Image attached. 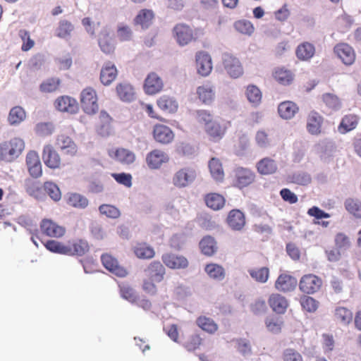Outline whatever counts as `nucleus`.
<instances>
[{"label": "nucleus", "mask_w": 361, "mask_h": 361, "mask_svg": "<svg viewBox=\"0 0 361 361\" xmlns=\"http://www.w3.org/2000/svg\"><path fill=\"white\" fill-rule=\"evenodd\" d=\"M24 148V141L20 138L14 137L6 145L5 150L11 159H15L21 154Z\"/></svg>", "instance_id": "f704fd0d"}, {"label": "nucleus", "mask_w": 361, "mask_h": 361, "mask_svg": "<svg viewBox=\"0 0 361 361\" xmlns=\"http://www.w3.org/2000/svg\"><path fill=\"white\" fill-rule=\"evenodd\" d=\"M55 108L62 112L76 114L79 107L77 101L69 96L59 97L54 102Z\"/></svg>", "instance_id": "aec40b11"}, {"label": "nucleus", "mask_w": 361, "mask_h": 361, "mask_svg": "<svg viewBox=\"0 0 361 361\" xmlns=\"http://www.w3.org/2000/svg\"><path fill=\"white\" fill-rule=\"evenodd\" d=\"M197 325L208 334H213L218 330L217 324L210 317L200 316L196 320Z\"/></svg>", "instance_id": "37998d69"}, {"label": "nucleus", "mask_w": 361, "mask_h": 361, "mask_svg": "<svg viewBox=\"0 0 361 361\" xmlns=\"http://www.w3.org/2000/svg\"><path fill=\"white\" fill-rule=\"evenodd\" d=\"M255 178L256 175L251 169L238 166L233 170L232 183L234 187L242 190L252 185Z\"/></svg>", "instance_id": "7ed1b4c3"}, {"label": "nucleus", "mask_w": 361, "mask_h": 361, "mask_svg": "<svg viewBox=\"0 0 361 361\" xmlns=\"http://www.w3.org/2000/svg\"><path fill=\"white\" fill-rule=\"evenodd\" d=\"M98 44L102 51L106 54L111 55L114 53L116 46L112 36L107 30L99 34Z\"/></svg>", "instance_id": "bb28decb"}, {"label": "nucleus", "mask_w": 361, "mask_h": 361, "mask_svg": "<svg viewBox=\"0 0 361 361\" xmlns=\"http://www.w3.org/2000/svg\"><path fill=\"white\" fill-rule=\"evenodd\" d=\"M315 54L314 44L305 42L300 44L295 50V55L300 61H306L311 59Z\"/></svg>", "instance_id": "2f4dec72"}, {"label": "nucleus", "mask_w": 361, "mask_h": 361, "mask_svg": "<svg viewBox=\"0 0 361 361\" xmlns=\"http://www.w3.org/2000/svg\"><path fill=\"white\" fill-rule=\"evenodd\" d=\"M154 18V12L150 9H142L134 18V24L140 25L142 29L148 28Z\"/></svg>", "instance_id": "4c0bfd02"}, {"label": "nucleus", "mask_w": 361, "mask_h": 361, "mask_svg": "<svg viewBox=\"0 0 361 361\" xmlns=\"http://www.w3.org/2000/svg\"><path fill=\"white\" fill-rule=\"evenodd\" d=\"M103 266L110 272L119 277H125L128 274L127 270L118 264L117 259L109 254H103L101 257Z\"/></svg>", "instance_id": "dca6fc26"}, {"label": "nucleus", "mask_w": 361, "mask_h": 361, "mask_svg": "<svg viewBox=\"0 0 361 361\" xmlns=\"http://www.w3.org/2000/svg\"><path fill=\"white\" fill-rule=\"evenodd\" d=\"M202 35H203L202 30H192L185 23H178L173 28V35L180 46H185L197 40Z\"/></svg>", "instance_id": "f03ea898"}, {"label": "nucleus", "mask_w": 361, "mask_h": 361, "mask_svg": "<svg viewBox=\"0 0 361 361\" xmlns=\"http://www.w3.org/2000/svg\"><path fill=\"white\" fill-rule=\"evenodd\" d=\"M323 123L322 116L315 111H312L307 116V130L312 135H319Z\"/></svg>", "instance_id": "c85d7f7f"}, {"label": "nucleus", "mask_w": 361, "mask_h": 361, "mask_svg": "<svg viewBox=\"0 0 361 361\" xmlns=\"http://www.w3.org/2000/svg\"><path fill=\"white\" fill-rule=\"evenodd\" d=\"M345 210L354 218L361 219V200L357 198L349 197L344 202Z\"/></svg>", "instance_id": "79ce46f5"}, {"label": "nucleus", "mask_w": 361, "mask_h": 361, "mask_svg": "<svg viewBox=\"0 0 361 361\" xmlns=\"http://www.w3.org/2000/svg\"><path fill=\"white\" fill-rule=\"evenodd\" d=\"M248 272L255 281L258 283H266L269 277V269L268 267H261L257 269H250Z\"/></svg>", "instance_id": "5fc2aeb1"}, {"label": "nucleus", "mask_w": 361, "mask_h": 361, "mask_svg": "<svg viewBox=\"0 0 361 361\" xmlns=\"http://www.w3.org/2000/svg\"><path fill=\"white\" fill-rule=\"evenodd\" d=\"M282 361H303L302 355L294 348H286L282 353Z\"/></svg>", "instance_id": "0e129e2a"}, {"label": "nucleus", "mask_w": 361, "mask_h": 361, "mask_svg": "<svg viewBox=\"0 0 361 361\" xmlns=\"http://www.w3.org/2000/svg\"><path fill=\"white\" fill-rule=\"evenodd\" d=\"M256 168L259 173L262 175H270L276 172L277 164L275 160L264 157L260 159L256 164Z\"/></svg>", "instance_id": "72a5a7b5"}, {"label": "nucleus", "mask_w": 361, "mask_h": 361, "mask_svg": "<svg viewBox=\"0 0 361 361\" xmlns=\"http://www.w3.org/2000/svg\"><path fill=\"white\" fill-rule=\"evenodd\" d=\"M116 92L119 98L125 102H130L134 99L135 92L132 85L128 83H120L116 86Z\"/></svg>", "instance_id": "a18cd8bd"}, {"label": "nucleus", "mask_w": 361, "mask_h": 361, "mask_svg": "<svg viewBox=\"0 0 361 361\" xmlns=\"http://www.w3.org/2000/svg\"><path fill=\"white\" fill-rule=\"evenodd\" d=\"M298 105L291 101H285L279 104L278 112L283 119H290L298 113Z\"/></svg>", "instance_id": "c9c22d12"}, {"label": "nucleus", "mask_w": 361, "mask_h": 361, "mask_svg": "<svg viewBox=\"0 0 361 361\" xmlns=\"http://www.w3.org/2000/svg\"><path fill=\"white\" fill-rule=\"evenodd\" d=\"M227 128L226 124H221L214 121L205 128V131L213 141L217 142L223 138Z\"/></svg>", "instance_id": "c756f323"}, {"label": "nucleus", "mask_w": 361, "mask_h": 361, "mask_svg": "<svg viewBox=\"0 0 361 361\" xmlns=\"http://www.w3.org/2000/svg\"><path fill=\"white\" fill-rule=\"evenodd\" d=\"M26 113L25 110L22 107L16 106L10 110L8 121L11 125H16L24 121Z\"/></svg>", "instance_id": "603ef678"}, {"label": "nucleus", "mask_w": 361, "mask_h": 361, "mask_svg": "<svg viewBox=\"0 0 361 361\" xmlns=\"http://www.w3.org/2000/svg\"><path fill=\"white\" fill-rule=\"evenodd\" d=\"M196 93L200 101L206 105H210L215 99V87L209 81L198 86Z\"/></svg>", "instance_id": "6ab92c4d"}, {"label": "nucleus", "mask_w": 361, "mask_h": 361, "mask_svg": "<svg viewBox=\"0 0 361 361\" xmlns=\"http://www.w3.org/2000/svg\"><path fill=\"white\" fill-rule=\"evenodd\" d=\"M42 234L49 238H61L66 233V228L49 219H43L39 224Z\"/></svg>", "instance_id": "0eeeda50"}, {"label": "nucleus", "mask_w": 361, "mask_h": 361, "mask_svg": "<svg viewBox=\"0 0 361 361\" xmlns=\"http://www.w3.org/2000/svg\"><path fill=\"white\" fill-rule=\"evenodd\" d=\"M169 161V155L164 151L159 149L151 151L146 157V163L151 169H158Z\"/></svg>", "instance_id": "2eb2a0df"}, {"label": "nucleus", "mask_w": 361, "mask_h": 361, "mask_svg": "<svg viewBox=\"0 0 361 361\" xmlns=\"http://www.w3.org/2000/svg\"><path fill=\"white\" fill-rule=\"evenodd\" d=\"M74 30L73 25L67 20H61L55 30V35L59 38L68 39Z\"/></svg>", "instance_id": "de8ad7c7"}, {"label": "nucleus", "mask_w": 361, "mask_h": 361, "mask_svg": "<svg viewBox=\"0 0 361 361\" xmlns=\"http://www.w3.org/2000/svg\"><path fill=\"white\" fill-rule=\"evenodd\" d=\"M25 189L26 192L35 199H42L44 194L39 182L28 179L25 180Z\"/></svg>", "instance_id": "3c124183"}, {"label": "nucleus", "mask_w": 361, "mask_h": 361, "mask_svg": "<svg viewBox=\"0 0 361 361\" xmlns=\"http://www.w3.org/2000/svg\"><path fill=\"white\" fill-rule=\"evenodd\" d=\"M42 157L45 166L51 169H61L63 165L60 154L50 144L44 146Z\"/></svg>", "instance_id": "423d86ee"}, {"label": "nucleus", "mask_w": 361, "mask_h": 361, "mask_svg": "<svg viewBox=\"0 0 361 361\" xmlns=\"http://www.w3.org/2000/svg\"><path fill=\"white\" fill-rule=\"evenodd\" d=\"M204 271L210 278L217 281L223 280L226 275L224 267L214 263L207 264Z\"/></svg>", "instance_id": "49530a36"}, {"label": "nucleus", "mask_w": 361, "mask_h": 361, "mask_svg": "<svg viewBox=\"0 0 361 361\" xmlns=\"http://www.w3.org/2000/svg\"><path fill=\"white\" fill-rule=\"evenodd\" d=\"M112 118L105 111H101L97 119L95 130L101 137H108L112 133Z\"/></svg>", "instance_id": "4be33fe9"}, {"label": "nucleus", "mask_w": 361, "mask_h": 361, "mask_svg": "<svg viewBox=\"0 0 361 361\" xmlns=\"http://www.w3.org/2000/svg\"><path fill=\"white\" fill-rule=\"evenodd\" d=\"M80 102L82 108L86 114H94L97 111V97L93 88L87 87L82 91Z\"/></svg>", "instance_id": "20e7f679"}, {"label": "nucleus", "mask_w": 361, "mask_h": 361, "mask_svg": "<svg viewBox=\"0 0 361 361\" xmlns=\"http://www.w3.org/2000/svg\"><path fill=\"white\" fill-rule=\"evenodd\" d=\"M163 263L171 269H183L188 267V259L181 255L166 253L161 256Z\"/></svg>", "instance_id": "4468645a"}, {"label": "nucleus", "mask_w": 361, "mask_h": 361, "mask_svg": "<svg viewBox=\"0 0 361 361\" xmlns=\"http://www.w3.org/2000/svg\"><path fill=\"white\" fill-rule=\"evenodd\" d=\"M335 319L344 326L349 325L353 318V312L350 310L345 307H336L334 313Z\"/></svg>", "instance_id": "58836bf2"}, {"label": "nucleus", "mask_w": 361, "mask_h": 361, "mask_svg": "<svg viewBox=\"0 0 361 361\" xmlns=\"http://www.w3.org/2000/svg\"><path fill=\"white\" fill-rule=\"evenodd\" d=\"M197 177V171L192 167L179 169L173 177V183L177 188H185L190 185Z\"/></svg>", "instance_id": "39448f33"}, {"label": "nucleus", "mask_w": 361, "mask_h": 361, "mask_svg": "<svg viewBox=\"0 0 361 361\" xmlns=\"http://www.w3.org/2000/svg\"><path fill=\"white\" fill-rule=\"evenodd\" d=\"M197 73L202 76H207L212 71V58L204 51H198L195 56Z\"/></svg>", "instance_id": "412c9836"}, {"label": "nucleus", "mask_w": 361, "mask_h": 361, "mask_svg": "<svg viewBox=\"0 0 361 361\" xmlns=\"http://www.w3.org/2000/svg\"><path fill=\"white\" fill-rule=\"evenodd\" d=\"M44 189L49 196L54 201H59L61 197V193L58 185L53 182L47 181L44 184Z\"/></svg>", "instance_id": "bf43d9fd"}, {"label": "nucleus", "mask_w": 361, "mask_h": 361, "mask_svg": "<svg viewBox=\"0 0 361 361\" xmlns=\"http://www.w3.org/2000/svg\"><path fill=\"white\" fill-rule=\"evenodd\" d=\"M299 301L302 310L310 313L315 312L319 307V302L310 296L302 295Z\"/></svg>", "instance_id": "6e6d98bb"}, {"label": "nucleus", "mask_w": 361, "mask_h": 361, "mask_svg": "<svg viewBox=\"0 0 361 361\" xmlns=\"http://www.w3.org/2000/svg\"><path fill=\"white\" fill-rule=\"evenodd\" d=\"M157 106L164 113L175 114L178 109L177 100L172 96L164 94L157 99Z\"/></svg>", "instance_id": "b1692460"}, {"label": "nucleus", "mask_w": 361, "mask_h": 361, "mask_svg": "<svg viewBox=\"0 0 361 361\" xmlns=\"http://www.w3.org/2000/svg\"><path fill=\"white\" fill-rule=\"evenodd\" d=\"M223 65L231 78H238L243 74V68L239 59L229 54L224 55Z\"/></svg>", "instance_id": "9b49d317"}, {"label": "nucleus", "mask_w": 361, "mask_h": 361, "mask_svg": "<svg viewBox=\"0 0 361 361\" xmlns=\"http://www.w3.org/2000/svg\"><path fill=\"white\" fill-rule=\"evenodd\" d=\"M322 285V279L314 274L304 275L299 283L300 290L307 294H313L317 292Z\"/></svg>", "instance_id": "1a4fd4ad"}, {"label": "nucleus", "mask_w": 361, "mask_h": 361, "mask_svg": "<svg viewBox=\"0 0 361 361\" xmlns=\"http://www.w3.org/2000/svg\"><path fill=\"white\" fill-rule=\"evenodd\" d=\"M334 243L338 249H347L350 245L349 237L344 233H338L335 235Z\"/></svg>", "instance_id": "774afa93"}, {"label": "nucleus", "mask_w": 361, "mask_h": 361, "mask_svg": "<svg viewBox=\"0 0 361 361\" xmlns=\"http://www.w3.org/2000/svg\"><path fill=\"white\" fill-rule=\"evenodd\" d=\"M200 247L202 252L207 256L213 255L217 249L216 243L214 238L206 236L200 242Z\"/></svg>", "instance_id": "8fccbe9b"}, {"label": "nucleus", "mask_w": 361, "mask_h": 361, "mask_svg": "<svg viewBox=\"0 0 361 361\" xmlns=\"http://www.w3.org/2000/svg\"><path fill=\"white\" fill-rule=\"evenodd\" d=\"M44 245L47 250L51 252L65 255L66 243L64 244L54 240H49L44 243Z\"/></svg>", "instance_id": "680f3d73"}, {"label": "nucleus", "mask_w": 361, "mask_h": 361, "mask_svg": "<svg viewBox=\"0 0 361 361\" xmlns=\"http://www.w3.org/2000/svg\"><path fill=\"white\" fill-rule=\"evenodd\" d=\"M209 168L212 176L216 180H222L224 177V171L222 164L217 158L213 157L209 161Z\"/></svg>", "instance_id": "09e8293b"}, {"label": "nucleus", "mask_w": 361, "mask_h": 361, "mask_svg": "<svg viewBox=\"0 0 361 361\" xmlns=\"http://www.w3.org/2000/svg\"><path fill=\"white\" fill-rule=\"evenodd\" d=\"M226 222L233 231H241L245 226V216L240 209H234L229 212Z\"/></svg>", "instance_id": "5701e85b"}, {"label": "nucleus", "mask_w": 361, "mask_h": 361, "mask_svg": "<svg viewBox=\"0 0 361 361\" xmlns=\"http://www.w3.org/2000/svg\"><path fill=\"white\" fill-rule=\"evenodd\" d=\"M246 96L250 103L257 105L262 100V92L260 90L254 85L247 87Z\"/></svg>", "instance_id": "13d9d810"}, {"label": "nucleus", "mask_w": 361, "mask_h": 361, "mask_svg": "<svg viewBox=\"0 0 361 361\" xmlns=\"http://www.w3.org/2000/svg\"><path fill=\"white\" fill-rule=\"evenodd\" d=\"M145 278L142 281V289L150 295L157 293L156 283L161 282L166 274V269L159 261H152L145 269Z\"/></svg>", "instance_id": "f257e3e1"}, {"label": "nucleus", "mask_w": 361, "mask_h": 361, "mask_svg": "<svg viewBox=\"0 0 361 361\" xmlns=\"http://www.w3.org/2000/svg\"><path fill=\"white\" fill-rule=\"evenodd\" d=\"M35 131L37 135L45 137L54 133L55 126L51 122H41L36 124Z\"/></svg>", "instance_id": "4d7b16f0"}, {"label": "nucleus", "mask_w": 361, "mask_h": 361, "mask_svg": "<svg viewBox=\"0 0 361 361\" xmlns=\"http://www.w3.org/2000/svg\"><path fill=\"white\" fill-rule=\"evenodd\" d=\"M357 123L358 118L357 116L354 114H348L342 118L338 127V130L341 133L345 134L354 130L357 127Z\"/></svg>", "instance_id": "ea45409f"}, {"label": "nucleus", "mask_w": 361, "mask_h": 361, "mask_svg": "<svg viewBox=\"0 0 361 361\" xmlns=\"http://www.w3.org/2000/svg\"><path fill=\"white\" fill-rule=\"evenodd\" d=\"M268 303L271 310L277 314H283L288 307L287 299L279 293L270 295Z\"/></svg>", "instance_id": "a878e982"}, {"label": "nucleus", "mask_w": 361, "mask_h": 361, "mask_svg": "<svg viewBox=\"0 0 361 361\" xmlns=\"http://www.w3.org/2000/svg\"><path fill=\"white\" fill-rule=\"evenodd\" d=\"M135 256L140 259H149L155 256L152 247L146 243H139L133 248Z\"/></svg>", "instance_id": "a19ab883"}, {"label": "nucleus", "mask_w": 361, "mask_h": 361, "mask_svg": "<svg viewBox=\"0 0 361 361\" xmlns=\"http://www.w3.org/2000/svg\"><path fill=\"white\" fill-rule=\"evenodd\" d=\"M56 145L67 155L73 157L78 152V147L73 139L66 134H59L56 138Z\"/></svg>", "instance_id": "a211bd4d"}, {"label": "nucleus", "mask_w": 361, "mask_h": 361, "mask_svg": "<svg viewBox=\"0 0 361 361\" xmlns=\"http://www.w3.org/2000/svg\"><path fill=\"white\" fill-rule=\"evenodd\" d=\"M118 75V71L114 64L106 63L101 69L100 81L104 85H110Z\"/></svg>", "instance_id": "7c9ffc66"}, {"label": "nucleus", "mask_w": 361, "mask_h": 361, "mask_svg": "<svg viewBox=\"0 0 361 361\" xmlns=\"http://www.w3.org/2000/svg\"><path fill=\"white\" fill-rule=\"evenodd\" d=\"M202 344V338L199 334L191 335L185 343L184 347L188 351H194L200 348Z\"/></svg>", "instance_id": "338daca9"}, {"label": "nucleus", "mask_w": 361, "mask_h": 361, "mask_svg": "<svg viewBox=\"0 0 361 361\" xmlns=\"http://www.w3.org/2000/svg\"><path fill=\"white\" fill-rule=\"evenodd\" d=\"M61 85L59 78H50L43 81L39 85V90L44 93H51L57 91Z\"/></svg>", "instance_id": "864d4df0"}, {"label": "nucleus", "mask_w": 361, "mask_h": 361, "mask_svg": "<svg viewBox=\"0 0 361 361\" xmlns=\"http://www.w3.org/2000/svg\"><path fill=\"white\" fill-rule=\"evenodd\" d=\"M65 247V255L69 256H83L90 250L88 242L81 238L69 240Z\"/></svg>", "instance_id": "6e6552de"}, {"label": "nucleus", "mask_w": 361, "mask_h": 361, "mask_svg": "<svg viewBox=\"0 0 361 361\" xmlns=\"http://www.w3.org/2000/svg\"><path fill=\"white\" fill-rule=\"evenodd\" d=\"M25 163L30 175L37 178L42 175V167L38 153L36 151H29L26 155Z\"/></svg>", "instance_id": "ddd939ff"}, {"label": "nucleus", "mask_w": 361, "mask_h": 361, "mask_svg": "<svg viewBox=\"0 0 361 361\" xmlns=\"http://www.w3.org/2000/svg\"><path fill=\"white\" fill-rule=\"evenodd\" d=\"M66 202L69 206L78 209H85L89 204L86 197L76 192L68 194Z\"/></svg>", "instance_id": "c03bdc74"}, {"label": "nucleus", "mask_w": 361, "mask_h": 361, "mask_svg": "<svg viewBox=\"0 0 361 361\" xmlns=\"http://www.w3.org/2000/svg\"><path fill=\"white\" fill-rule=\"evenodd\" d=\"M234 27L235 30L244 35H250L254 32L252 24L246 20H240L235 23Z\"/></svg>", "instance_id": "e2e57ef3"}, {"label": "nucleus", "mask_w": 361, "mask_h": 361, "mask_svg": "<svg viewBox=\"0 0 361 361\" xmlns=\"http://www.w3.org/2000/svg\"><path fill=\"white\" fill-rule=\"evenodd\" d=\"M114 159L124 165H130L135 162L136 159L135 154L126 148H118L114 152Z\"/></svg>", "instance_id": "e433bc0d"}, {"label": "nucleus", "mask_w": 361, "mask_h": 361, "mask_svg": "<svg viewBox=\"0 0 361 361\" xmlns=\"http://www.w3.org/2000/svg\"><path fill=\"white\" fill-rule=\"evenodd\" d=\"M272 76L277 82L285 86L290 85L295 78L292 71L285 67L276 68L272 73Z\"/></svg>", "instance_id": "cd10ccee"}, {"label": "nucleus", "mask_w": 361, "mask_h": 361, "mask_svg": "<svg viewBox=\"0 0 361 361\" xmlns=\"http://www.w3.org/2000/svg\"><path fill=\"white\" fill-rule=\"evenodd\" d=\"M322 101L326 106L332 110H337L341 106V102L338 97L331 93H326L322 95Z\"/></svg>", "instance_id": "052dcab7"}, {"label": "nucleus", "mask_w": 361, "mask_h": 361, "mask_svg": "<svg viewBox=\"0 0 361 361\" xmlns=\"http://www.w3.org/2000/svg\"><path fill=\"white\" fill-rule=\"evenodd\" d=\"M18 35L23 41L21 49L23 51H27L34 47L35 42L30 38L29 32L25 30H20Z\"/></svg>", "instance_id": "69168bd1"}, {"label": "nucleus", "mask_w": 361, "mask_h": 361, "mask_svg": "<svg viewBox=\"0 0 361 361\" xmlns=\"http://www.w3.org/2000/svg\"><path fill=\"white\" fill-rule=\"evenodd\" d=\"M296 286L297 280L295 278L286 274H280L274 284L276 290L284 293L293 290Z\"/></svg>", "instance_id": "393cba45"}, {"label": "nucleus", "mask_w": 361, "mask_h": 361, "mask_svg": "<svg viewBox=\"0 0 361 361\" xmlns=\"http://www.w3.org/2000/svg\"><path fill=\"white\" fill-rule=\"evenodd\" d=\"M336 56L345 65H352L355 61V53L352 47L347 43H339L334 47Z\"/></svg>", "instance_id": "f3484780"}, {"label": "nucleus", "mask_w": 361, "mask_h": 361, "mask_svg": "<svg viewBox=\"0 0 361 361\" xmlns=\"http://www.w3.org/2000/svg\"><path fill=\"white\" fill-rule=\"evenodd\" d=\"M152 135L156 142L164 145L171 143L175 137L171 128L161 123L153 126Z\"/></svg>", "instance_id": "f8f14e48"}, {"label": "nucleus", "mask_w": 361, "mask_h": 361, "mask_svg": "<svg viewBox=\"0 0 361 361\" xmlns=\"http://www.w3.org/2000/svg\"><path fill=\"white\" fill-rule=\"evenodd\" d=\"M204 200L206 205L214 211L222 209L226 203L225 197L216 192H210L205 195Z\"/></svg>", "instance_id": "473e14b6"}, {"label": "nucleus", "mask_w": 361, "mask_h": 361, "mask_svg": "<svg viewBox=\"0 0 361 361\" xmlns=\"http://www.w3.org/2000/svg\"><path fill=\"white\" fill-rule=\"evenodd\" d=\"M163 80L154 72L149 73L144 82L143 90L147 95H154L162 91Z\"/></svg>", "instance_id": "9d476101"}]
</instances>
